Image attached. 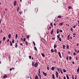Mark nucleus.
I'll return each instance as SVG.
<instances>
[{"mask_svg": "<svg viewBox=\"0 0 79 79\" xmlns=\"http://www.w3.org/2000/svg\"><path fill=\"white\" fill-rule=\"evenodd\" d=\"M34 66L35 68H37V66H38V62H36L35 63V65Z\"/></svg>", "mask_w": 79, "mask_h": 79, "instance_id": "1", "label": "nucleus"}, {"mask_svg": "<svg viewBox=\"0 0 79 79\" xmlns=\"http://www.w3.org/2000/svg\"><path fill=\"white\" fill-rule=\"evenodd\" d=\"M17 4V2H16V1H15L14 2V6H16Z\"/></svg>", "mask_w": 79, "mask_h": 79, "instance_id": "2", "label": "nucleus"}, {"mask_svg": "<svg viewBox=\"0 0 79 79\" xmlns=\"http://www.w3.org/2000/svg\"><path fill=\"white\" fill-rule=\"evenodd\" d=\"M7 77V75L6 74H5L3 77V79H5V78H6Z\"/></svg>", "mask_w": 79, "mask_h": 79, "instance_id": "3", "label": "nucleus"}, {"mask_svg": "<svg viewBox=\"0 0 79 79\" xmlns=\"http://www.w3.org/2000/svg\"><path fill=\"white\" fill-rule=\"evenodd\" d=\"M43 73L44 76H47V73H45L44 72H43Z\"/></svg>", "mask_w": 79, "mask_h": 79, "instance_id": "4", "label": "nucleus"}, {"mask_svg": "<svg viewBox=\"0 0 79 79\" xmlns=\"http://www.w3.org/2000/svg\"><path fill=\"white\" fill-rule=\"evenodd\" d=\"M58 54L60 58H61V53H60V52H58Z\"/></svg>", "mask_w": 79, "mask_h": 79, "instance_id": "5", "label": "nucleus"}, {"mask_svg": "<svg viewBox=\"0 0 79 79\" xmlns=\"http://www.w3.org/2000/svg\"><path fill=\"white\" fill-rule=\"evenodd\" d=\"M9 39H10L11 38V34H9L8 35Z\"/></svg>", "mask_w": 79, "mask_h": 79, "instance_id": "6", "label": "nucleus"}, {"mask_svg": "<svg viewBox=\"0 0 79 79\" xmlns=\"http://www.w3.org/2000/svg\"><path fill=\"white\" fill-rule=\"evenodd\" d=\"M35 79H39V78H38V76H37V75H36V76L35 77Z\"/></svg>", "mask_w": 79, "mask_h": 79, "instance_id": "7", "label": "nucleus"}, {"mask_svg": "<svg viewBox=\"0 0 79 79\" xmlns=\"http://www.w3.org/2000/svg\"><path fill=\"white\" fill-rule=\"evenodd\" d=\"M41 55L43 57H45V55L43 53H41Z\"/></svg>", "mask_w": 79, "mask_h": 79, "instance_id": "8", "label": "nucleus"}, {"mask_svg": "<svg viewBox=\"0 0 79 79\" xmlns=\"http://www.w3.org/2000/svg\"><path fill=\"white\" fill-rule=\"evenodd\" d=\"M54 69H55V67H52V71H53V70H54Z\"/></svg>", "mask_w": 79, "mask_h": 79, "instance_id": "9", "label": "nucleus"}, {"mask_svg": "<svg viewBox=\"0 0 79 79\" xmlns=\"http://www.w3.org/2000/svg\"><path fill=\"white\" fill-rule=\"evenodd\" d=\"M10 46H13V44L12 43V42H11V41H10Z\"/></svg>", "mask_w": 79, "mask_h": 79, "instance_id": "10", "label": "nucleus"}, {"mask_svg": "<svg viewBox=\"0 0 79 79\" xmlns=\"http://www.w3.org/2000/svg\"><path fill=\"white\" fill-rule=\"evenodd\" d=\"M34 48L35 50H36V51H37V48H36V47H35V46L34 47Z\"/></svg>", "mask_w": 79, "mask_h": 79, "instance_id": "11", "label": "nucleus"}, {"mask_svg": "<svg viewBox=\"0 0 79 79\" xmlns=\"http://www.w3.org/2000/svg\"><path fill=\"white\" fill-rule=\"evenodd\" d=\"M60 72L62 74H63V72H62V70H61V69L60 68Z\"/></svg>", "mask_w": 79, "mask_h": 79, "instance_id": "12", "label": "nucleus"}, {"mask_svg": "<svg viewBox=\"0 0 79 79\" xmlns=\"http://www.w3.org/2000/svg\"><path fill=\"white\" fill-rule=\"evenodd\" d=\"M56 32H57V34H58V33H59V29H57Z\"/></svg>", "mask_w": 79, "mask_h": 79, "instance_id": "13", "label": "nucleus"}, {"mask_svg": "<svg viewBox=\"0 0 79 79\" xmlns=\"http://www.w3.org/2000/svg\"><path fill=\"white\" fill-rule=\"evenodd\" d=\"M53 30L52 29L51 32V35H52V34H53Z\"/></svg>", "mask_w": 79, "mask_h": 79, "instance_id": "14", "label": "nucleus"}, {"mask_svg": "<svg viewBox=\"0 0 79 79\" xmlns=\"http://www.w3.org/2000/svg\"><path fill=\"white\" fill-rule=\"evenodd\" d=\"M57 47L56 45L54 44V48H55Z\"/></svg>", "mask_w": 79, "mask_h": 79, "instance_id": "15", "label": "nucleus"}, {"mask_svg": "<svg viewBox=\"0 0 79 79\" xmlns=\"http://www.w3.org/2000/svg\"><path fill=\"white\" fill-rule=\"evenodd\" d=\"M52 79H55V75L54 74H52Z\"/></svg>", "mask_w": 79, "mask_h": 79, "instance_id": "16", "label": "nucleus"}, {"mask_svg": "<svg viewBox=\"0 0 79 79\" xmlns=\"http://www.w3.org/2000/svg\"><path fill=\"white\" fill-rule=\"evenodd\" d=\"M66 76L67 79H69V77L68 76V74H67L66 75Z\"/></svg>", "mask_w": 79, "mask_h": 79, "instance_id": "17", "label": "nucleus"}, {"mask_svg": "<svg viewBox=\"0 0 79 79\" xmlns=\"http://www.w3.org/2000/svg\"><path fill=\"white\" fill-rule=\"evenodd\" d=\"M19 7L18 6L17 7V11H19Z\"/></svg>", "mask_w": 79, "mask_h": 79, "instance_id": "18", "label": "nucleus"}, {"mask_svg": "<svg viewBox=\"0 0 79 79\" xmlns=\"http://www.w3.org/2000/svg\"><path fill=\"white\" fill-rule=\"evenodd\" d=\"M63 49H65V45H63Z\"/></svg>", "mask_w": 79, "mask_h": 79, "instance_id": "19", "label": "nucleus"}, {"mask_svg": "<svg viewBox=\"0 0 79 79\" xmlns=\"http://www.w3.org/2000/svg\"><path fill=\"white\" fill-rule=\"evenodd\" d=\"M39 73L40 75V69H39Z\"/></svg>", "mask_w": 79, "mask_h": 79, "instance_id": "20", "label": "nucleus"}, {"mask_svg": "<svg viewBox=\"0 0 79 79\" xmlns=\"http://www.w3.org/2000/svg\"><path fill=\"white\" fill-rule=\"evenodd\" d=\"M57 37L58 39H59L60 38V34H59L57 36Z\"/></svg>", "mask_w": 79, "mask_h": 79, "instance_id": "21", "label": "nucleus"}, {"mask_svg": "<svg viewBox=\"0 0 79 79\" xmlns=\"http://www.w3.org/2000/svg\"><path fill=\"white\" fill-rule=\"evenodd\" d=\"M51 52H52V53H53V52H54V50L53 49H51Z\"/></svg>", "mask_w": 79, "mask_h": 79, "instance_id": "22", "label": "nucleus"}, {"mask_svg": "<svg viewBox=\"0 0 79 79\" xmlns=\"http://www.w3.org/2000/svg\"><path fill=\"white\" fill-rule=\"evenodd\" d=\"M33 44L34 46H35V42H34V41H33Z\"/></svg>", "mask_w": 79, "mask_h": 79, "instance_id": "23", "label": "nucleus"}, {"mask_svg": "<svg viewBox=\"0 0 79 79\" xmlns=\"http://www.w3.org/2000/svg\"><path fill=\"white\" fill-rule=\"evenodd\" d=\"M77 71L78 73H79V67H78V69H77Z\"/></svg>", "mask_w": 79, "mask_h": 79, "instance_id": "24", "label": "nucleus"}, {"mask_svg": "<svg viewBox=\"0 0 79 79\" xmlns=\"http://www.w3.org/2000/svg\"><path fill=\"white\" fill-rule=\"evenodd\" d=\"M16 39L18 38V34H16V36H15Z\"/></svg>", "mask_w": 79, "mask_h": 79, "instance_id": "25", "label": "nucleus"}, {"mask_svg": "<svg viewBox=\"0 0 79 79\" xmlns=\"http://www.w3.org/2000/svg\"><path fill=\"white\" fill-rule=\"evenodd\" d=\"M47 69L48 70H49V66H48H48H47Z\"/></svg>", "mask_w": 79, "mask_h": 79, "instance_id": "26", "label": "nucleus"}, {"mask_svg": "<svg viewBox=\"0 0 79 79\" xmlns=\"http://www.w3.org/2000/svg\"><path fill=\"white\" fill-rule=\"evenodd\" d=\"M59 25H60V26H62V25H63V23H60Z\"/></svg>", "mask_w": 79, "mask_h": 79, "instance_id": "27", "label": "nucleus"}, {"mask_svg": "<svg viewBox=\"0 0 79 79\" xmlns=\"http://www.w3.org/2000/svg\"><path fill=\"white\" fill-rule=\"evenodd\" d=\"M58 18H61V16L59 15L58 16Z\"/></svg>", "mask_w": 79, "mask_h": 79, "instance_id": "28", "label": "nucleus"}, {"mask_svg": "<svg viewBox=\"0 0 79 79\" xmlns=\"http://www.w3.org/2000/svg\"><path fill=\"white\" fill-rule=\"evenodd\" d=\"M71 59H72V57H71V56H70L69 57V60H71Z\"/></svg>", "mask_w": 79, "mask_h": 79, "instance_id": "29", "label": "nucleus"}, {"mask_svg": "<svg viewBox=\"0 0 79 79\" xmlns=\"http://www.w3.org/2000/svg\"><path fill=\"white\" fill-rule=\"evenodd\" d=\"M59 39V41H60V42H61V38L60 37Z\"/></svg>", "mask_w": 79, "mask_h": 79, "instance_id": "30", "label": "nucleus"}, {"mask_svg": "<svg viewBox=\"0 0 79 79\" xmlns=\"http://www.w3.org/2000/svg\"><path fill=\"white\" fill-rule=\"evenodd\" d=\"M66 59L67 60H68V56H66Z\"/></svg>", "mask_w": 79, "mask_h": 79, "instance_id": "31", "label": "nucleus"}, {"mask_svg": "<svg viewBox=\"0 0 79 79\" xmlns=\"http://www.w3.org/2000/svg\"><path fill=\"white\" fill-rule=\"evenodd\" d=\"M32 66H34L35 64H34V62H32Z\"/></svg>", "mask_w": 79, "mask_h": 79, "instance_id": "32", "label": "nucleus"}, {"mask_svg": "<svg viewBox=\"0 0 79 79\" xmlns=\"http://www.w3.org/2000/svg\"><path fill=\"white\" fill-rule=\"evenodd\" d=\"M25 44H26V45H27V44H28L27 41H25Z\"/></svg>", "mask_w": 79, "mask_h": 79, "instance_id": "33", "label": "nucleus"}, {"mask_svg": "<svg viewBox=\"0 0 79 79\" xmlns=\"http://www.w3.org/2000/svg\"><path fill=\"white\" fill-rule=\"evenodd\" d=\"M63 72H64V73H66V71L65 69H64L63 70Z\"/></svg>", "mask_w": 79, "mask_h": 79, "instance_id": "34", "label": "nucleus"}, {"mask_svg": "<svg viewBox=\"0 0 79 79\" xmlns=\"http://www.w3.org/2000/svg\"><path fill=\"white\" fill-rule=\"evenodd\" d=\"M6 39V37H3V40H5Z\"/></svg>", "mask_w": 79, "mask_h": 79, "instance_id": "35", "label": "nucleus"}, {"mask_svg": "<svg viewBox=\"0 0 79 79\" xmlns=\"http://www.w3.org/2000/svg\"><path fill=\"white\" fill-rule=\"evenodd\" d=\"M56 75H58V73L57 72V71H56Z\"/></svg>", "mask_w": 79, "mask_h": 79, "instance_id": "36", "label": "nucleus"}, {"mask_svg": "<svg viewBox=\"0 0 79 79\" xmlns=\"http://www.w3.org/2000/svg\"><path fill=\"white\" fill-rule=\"evenodd\" d=\"M68 9H72V7L70 6H69L68 7Z\"/></svg>", "mask_w": 79, "mask_h": 79, "instance_id": "37", "label": "nucleus"}, {"mask_svg": "<svg viewBox=\"0 0 79 79\" xmlns=\"http://www.w3.org/2000/svg\"><path fill=\"white\" fill-rule=\"evenodd\" d=\"M73 35H76V34L74 33H73Z\"/></svg>", "mask_w": 79, "mask_h": 79, "instance_id": "38", "label": "nucleus"}, {"mask_svg": "<svg viewBox=\"0 0 79 79\" xmlns=\"http://www.w3.org/2000/svg\"><path fill=\"white\" fill-rule=\"evenodd\" d=\"M27 39H29V35H27Z\"/></svg>", "mask_w": 79, "mask_h": 79, "instance_id": "39", "label": "nucleus"}, {"mask_svg": "<svg viewBox=\"0 0 79 79\" xmlns=\"http://www.w3.org/2000/svg\"><path fill=\"white\" fill-rule=\"evenodd\" d=\"M67 49H69V45H68L67 46Z\"/></svg>", "mask_w": 79, "mask_h": 79, "instance_id": "40", "label": "nucleus"}, {"mask_svg": "<svg viewBox=\"0 0 79 79\" xmlns=\"http://www.w3.org/2000/svg\"><path fill=\"white\" fill-rule=\"evenodd\" d=\"M50 26H53V23H50Z\"/></svg>", "mask_w": 79, "mask_h": 79, "instance_id": "41", "label": "nucleus"}, {"mask_svg": "<svg viewBox=\"0 0 79 79\" xmlns=\"http://www.w3.org/2000/svg\"><path fill=\"white\" fill-rule=\"evenodd\" d=\"M54 52H55V53H56V52H57V51H56V49H55L54 50Z\"/></svg>", "mask_w": 79, "mask_h": 79, "instance_id": "42", "label": "nucleus"}, {"mask_svg": "<svg viewBox=\"0 0 79 79\" xmlns=\"http://www.w3.org/2000/svg\"><path fill=\"white\" fill-rule=\"evenodd\" d=\"M19 14H20V15H21V13H23V12L20 11L19 12Z\"/></svg>", "mask_w": 79, "mask_h": 79, "instance_id": "43", "label": "nucleus"}, {"mask_svg": "<svg viewBox=\"0 0 79 79\" xmlns=\"http://www.w3.org/2000/svg\"><path fill=\"white\" fill-rule=\"evenodd\" d=\"M14 39L12 40V42L13 44H14Z\"/></svg>", "mask_w": 79, "mask_h": 79, "instance_id": "44", "label": "nucleus"}, {"mask_svg": "<svg viewBox=\"0 0 79 79\" xmlns=\"http://www.w3.org/2000/svg\"><path fill=\"white\" fill-rule=\"evenodd\" d=\"M72 77L73 79H74V75H73Z\"/></svg>", "mask_w": 79, "mask_h": 79, "instance_id": "45", "label": "nucleus"}, {"mask_svg": "<svg viewBox=\"0 0 79 79\" xmlns=\"http://www.w3.org/2000/svg\"><path fill=\"white\" fill-rule=\"evenodd\" d=\"M60 32H63V31H62V30H60V31H59Z\"/></svg>", "mask_w": 79, "mask_h": 79, "instance_id": "46", "label": "nucleus"}, {"mask_svg": "<svg viewBox=\"0 0 79 79\" xmlns=\"http://www.w3.org/2000/svg\"><path fill=\"white\" fill-rule=\"evenodd\" d=\"M76 26H77V25H75L73 27V28H74H74L76 27Z\"/></svg>", "mask_w": 79, "mask_h": 79, "instance_id": "47", "label": "nucleus"}, {"mask_svg": "<svg viewBox=\"0 0 79 79\" xmlns=\"http://www.w3.org/2000/svg\"><path fill=\"white\" fill-rule=\"evenodd\" d=\"M70 29H71V31H73V28H70Z\"/></svg>", "mask_w": 79, "mask_h": 79, "instance_id": "48", "label": "nucleus"}, {"mask_svg": "<svg viewBox=\"0 0 79 79\" xmlns=\"http://www.w3.org/2000/svg\"><path fill=\"white\" fill-rule=\"evenodd\" d=\"M76 55V53H75L74 52H73V55Z\"/></svg>", "mask_w": 79, "mask_h": 79, "instance_id": "49", "label": "nucleus"}, {"mask_svg": "<svg viewBox=\"0 0 79 79\" xmlns=\"http://www.w3.org/2000/svg\"><path fill=\"white\" fill-rule=\"evenodd\" d=\"M2 19H1L0 20V23H2Z\"/></svg>", "mask_w": 79, "mask_h": 79, "instance_id": "50", "label": "nucleus"}, {"mask_svg": "<svg viewBox=\"0 0 79 79\" xmlns=\"http://www.w3.org/2000/svg\"><path fill=\"white\" fill-rule=\"evenodd\" d=\"M0 32H1V33H2V32H3V31H2V30H1V31H0Z\"/></svg>", "mask_w": 79, "mask_h": 79, "instance_id": "51", "label": "nucleus"}, {"mask_svg": "<svg viewBox=\"0 0 79 79\" xmlns=\"http://www.w3.org/2000/svg\"><path fill=\"white\" fill-rule=\"evenodd\" d=\"M29 58L30 59H31V56H29Z\"/></svg>", "mask_w": 79, "mask_h": 79, "instance_id": "52", "label": "nucleus"}, {"mask_svg": "<svg viewBox=\"0 0 79 79\" xmlns=\"http://www.w3.org/2000/svg\"><path fill=\"white\" fill-rule=\"evenodd\" d=\"M75 79H77V76H75Z\"/></svg>", "mask_w": 79, "mask_h": 79, "instance_id": "53", "label": "nucleus"}, {"mask_svg": "<svg viewBox=\"0 0 79 79\" xmlns=\"http://www.w3.org/2000/svg\"><path fill=\"white\" fill-rule=\"evenodd\" d=\"M25 40H26V39L25 38H24L23 42H25Z\"/></svg>", "mask_w": 79, "mask_h": 79, "instance_id": "54", "label": "nucleus"}, {"mask_svg": "<svg viewBox=\"0 0 79 79\" xmlns=\"http://www.w3.org/2000/svg\"><path fill=\"white\" fill-rule=\"evenodd\" d=\"M9 41H10V40L9 39H8L7 40V42H9Z\"/></svg>", "mask_w": 79, "mask_h": 79, "instance_id": "55", "label": "nucleus"}, {"mask_svg": "<svg viewBox=\"0 0 79 79\" xmlns=\"http://www.w3.org/2000/svg\"><path fill=\"white\" fill-rule=\"evenodd\" d=\"M57 70L60 72V69H59V68H57Z\"/></svg>", "mask_w": 79, "mask_h": 79, "instance_id": "56", "label": "nucleus"}, {"mask_svg": "<svg viewBox=\"0 0 79 79\" xmlns=\"http://www.w3.org/2000/svg\"><path fill=\"white\" fill-rule=\"evenodd\" d=\"M12 69H15V68L14 67H12L11 68Z\"/></svg>", "mask_w": 79, "mask_h": 79, "instance_id": "57", "label": "nucleus"}, {"mask_svg": "<svg viewBox=\"0 0 79 79\" xmlns=\"http://www.w3.org/2000/svg\"><path fill=\"white\" fill-rule=\"evenodd\" d=\"M72 64H74V61H73L72 62Z\"/></svg>", "mask_w": 79, "mask_h": 79, "instance_id": "58", "label": "nucleus"}, {"mask_svg": "<svg viewBox=\"0 0 79 79\" xmlns=\"http://www.w3.org/2000/svg\"><path fill=\"white\" fill-rule=\"evenodd\" d=\"M76 60H78V58H77V57H76Z\"/></svg>", "mask_w": 79, "mask_h": 79, "instance_id": "59", "label": "nucleus"}, {"mask_svg": "<svg viewBox=\"0 0 79 79\" xmlns=\"http://www.w3.org/2000/svg\"><path fill=\"white\" fill-rule=\"evenodd\" d=\"M40 79H41V75H40Z\"/></svg>", "mask_w": 79, "mask_h": 79, "instance_id": "60", "label": "nucleus"}, {"mask_svg": "<svg viewBox=\"0 0 79 79\" xmlns=\"http://www.w3.org/2000/svg\"><path fill=\"white\" fill-rule=\"evenodd\" d=\"M21 40L22 41H23V39L22 38H21Z\"/></svg>", "mask_w": 79, "mask_h": 79, "instance_id": "61", "label": "nucleus"}, {"mask_svg": "<svg viewBox=\"0 0 79 79\" xmlns=\"http://www.w3.org/2000/svg\"><path fill=\"white\" fill-rule=\"evenodd\" d=\"M70 36V34H69L68 36V37H69V36Z\"/></svg>", "mask_w": 79, "mask_h": 79, "instance_id": "62", "label": "nucleus"}, {"mask_svg": "<svg viewBox=\"0 0 79 79\" xmlns=\"http://www.w3.org/2000/svg\"><path fill=\"white\" fill-rule=\"evenodd\" d=\"M17 45H15V48H17Z\"/></svg>", "mask_w": 79, "mask_h": 79, "instance_id": "63", "label": "nucleus"}, {"mask_svg": "<svg viewBox=\"0 0 79 79\" xmlns=\"http://www.w3.org/2000/svg\"><path fill=\"white\" fill-rule=\"evenodd\" d=\"M64 79H66V77H64Z\"/></svg>", "mask_w": 79, "mask_h": 79, "instance_id": "64", "label": "nucleus"}]
</instances>
